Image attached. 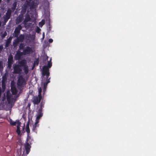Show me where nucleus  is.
Instances as JSON below:
<instances>
[{
	"instance_id": "f257e3e1",
	"label": "nucleus",
	"mask_w": 156,
	"mask_h": 156,
	"mask_svg": "<svg viewBox=\"0 0 156 156\" xmlns=\"http://www.w3.org/2000/svg\"><path fill=\"white\" fill-rule=\"evenodd\" d=\"M52 66V63L51 61L48 62V66H44L43 68V74L44 76L46 75V78H43L41 84V86L38 88V98L37 97H35L34 98L33 102L35 104H37L39 103L42 98L41 95V90L44 92L45 91V89L47 84L49 82V79H48V76L49 75V68H50Z\"/></svg>"
},
{
	"instance_id": "f03ea898",
	"label": "nucleus",
	"mask_w": 156,
	"mask_h": 156,
	"mask_svg": "<svg viewBox=\"0 0 156 156\" xmlns=\"http://www.w3.org/2000/svg\"><path fill=\"white\" fill-rule=\"evenodd\" d=\"M25 60H23L20 62L18 65H16L14 67V71L15 73H19L21 71V69L23 68V70L25 73L27 74L28 72L27 66L25 65Z\"/></svg>"
},
{
	"instance_id": "7ed1b4c3",
	"label": "nucleus",
	"mask_w": 156,
	"mask_h": 156,
	"mask_svg": "<svg viewBox=\"0 0 156 156\" xmlns=\"http://www.w3.org/2000/svg\"><path fill=\"white\" fill-rule=\"evenodd\" d=\"M10 122L12 125H17L16 132L18 135L21 136L24 131V125L21 124L20 122L19 121L14 122L12 120H10Z\"/></svg>"
},
{
	"instance_id": "20e7f679",
	"label": "nucleus",
	"mask_w": 156,
	"mask_h": 156,
	"mask_svg": "<svg viewBox=\"0 0 156 156\" xmlns=\"http://www.w3.org/2000/svg\"><path fill=\"white\" fill-rule=\"evenodd\" d=\"M32 140V139L31 138V136H29V134H28L27 137V142L25 144V148L27 154L29 153L30 148V146L28 142H29V143H30Z\"/></svg>"
},
{
	"instance_id": "39448f33",
	"label": "nucleus",
	"mask_w": 156,
	"mask_h": 156,
	"mask_svg": "<svg viewBox=\"0 0 156 156\" xmlns=\"http://www.w3.org/2000/svg\"><path fill=\"white\" fill-rule=\"evenodd\" d=\"M25 80L23 79V77L22 76L20 77L17 83L18 86L19 87H21L22 86L25 84Z\"/></svg>"
},
{
	"instance_id": "423d86ee",
	"label": "nucleus",
	"mask_w": 156,
	"mask_h": 156,
	"mask_svg": "<svg viewBox=\"0 0 156 156\" xmlns=\"http://www.w3.org/2000/svg\"><path fill=\"white\" fill-rule=\"evenodd\" d=\"M11 11L10 9H9L6 13V16L5 17H4V19L5 22L7 21L8 20L9 18L10 15L11 13Z\"/></svg>"
},
{
	"instance_id": "0eeeda50",
	"label": "nucleus",
	"mask_w": 156,
	"mask_h": 156,
	"mask_svg": "<svg viewBox=\"0 0 156 156\" xmlns=\"http://www.w3.org/2000/svg\"><path fill=\"white\" fill-rule=\"evenodd\" d=\"M33 51V50L31 48L29 47H27L26 48L23 52L24 54H29L32 53Z\"/></svg>"
},
{
	"instance_id": "6e6552de",
	"label": "nucleus",
	"mask_w": 156,
	"mask_h": 156,
	"mask_svg": "<svg viewBox=\"0 0 156 156\" xmlns=\"http://www.w3.org/2000/svg\"><path fill=\"white\" fill-rule=\"evenodd\" d=\"M12 62V56H10L8 58V67L10 68Z\"/></svg>"
},
{
	"instance_id": "1a4fd4ad",
	"label": "nucleus",
	"mask_w": 156,
	"mask_h": 156,
	"mask_svg": "<svg viewBox=\"0 0 156 156\" xmlns=\"http://www.w3.org/2000/svg\"><path fill=\"white\" fill-rule=\"evenodd\" d=\"M42 114L41 113H40L38 115L36 119L35 124H38L39 122V119L42 116Z\"/></svg>"
},
{
	"instance_id": "9d476101",
	"label": "nucleus",
	"mask_w": 156,
	"mask_h": 156,
	"mask_svg": "<svg viewBox=\"0 0 156 156\" xmlns=\"http://www.w3.org/2000/svg\"><path fill=\"white\" fill-rule=\"evenodd\" d=\"M11 91L12 93L13 94H16L17 90L16 88L13 85L11 86Z\"/></svg>"
},
{
	"instance_id": "9b49d317",
	"label": "nucleus",
	"mask_w": 156,
	"mask_h": 156,
	"mask_svg": "<svg viewBox=\"0 0 156 156\" xmlns=\"http://www.w3.org/2000/svg\"><path fill=\"white\" fill-rule=\"evenodd\" d=\"M45 23V21L44 20H42L41 22L39 23V26L42 27Z\"/></svg>"
},
{
	"instance_id": "f8f14e48",
	"label": "nucleus",
	"mask_w": 156,
	"mask_h": 156,
	"mask_svg": "<svg viewBox=\"0 0 156 156\" xmlns=\"http://www.w3.org/2000/svg\"><path fill=\"white\" fill-rule=\"evenodd\" d=\"M5 79H4V78L2 80V88L3 90L4 91L5 89V85L4 82V81H5Z\"/></svg>"
},
{
	"instance_id": "ddd939ff",
	"label": "nucleus",
	"mask_w": 156,
	"mask_h": 156,
	"mask_svg": "<svg viewBox=\"0 0 156 156\" xmlns=\"http://www.w3.org/2000/svg\"><path fill=\"white\" fill-rule=\"evenodd\" d=\"M26 131L28 133V134H29L30 133V129L29 124H27L26 126Z\"/></svg>"
},
{
	"instance_id": "4468645a",
	"label": "nucleus",
	"mask_w": 156,
	"mask_h": 156,
	"mask_svg": "<svg viewBox=\"0 0 156 156\" xmlns=\"http://www.w3.org/2000/svg\"><path fill=\"white\" fill-rule=\"evenodd\" d=\"M38 126L37 125V124H35V123H34V125H33V130H34L36 128V127Z\"/></svg>"
},
{
	"instance_id": "2eb2a0df",
	"label": "nucleus",
	"mask_w": 156,
	"mask_h": 156,
	"mask_svg": "<svg viewBox=\"0 0 156 156\" xmlns=\"http://www.w3.org/2000/svg\"><path fill=\"white\" fill-rule=\"evenodd\" d=\"M3 68V63L2 62H0V71L2 70Z\"/></svg>"
},
{
	"instance_id": "dca6fc26",
	"label": "nucleus",
	"mask_w": 156,
	"mask_h": 156,
	"mask_svg": "<svg viewBox=\"0 0 156 156\" xmlns=\"http://www.w3.org/2000/svg\"><path fill=\"white\" fill-rule=\"evenodd\" d=\"M9 91H8L7 93V99L9 101Z\"/></svg>"
},
{
	"instance_id": "f3484780",
	"label": "nucleus",
	"mask_w": 156,
	"mask_h": 156,
	"mask_svg": "<svg viewBox=\"0 0 156 156\" xmlns=\"http://www.w3.org/2000/svg\"><path fill=\"white\" fill-rule=\"evenodd\" d=\"M53 41V40L52 39H50L48 40L49 42L50 43L52 42Z\"/></svg>"
},
{
	"instance_id": "a211bd4d",
	"label": "nucleus",
	"mask_w": 156,
	"mask_h": 156,
	"mask_svg": "<svg viewBox=\"0 0 156 156\" xmlns=\"http://www.w3.org/2000/svg\"><path fill=\"white\" fill-rule=\"evenodd\" d=\"M37 32H39L40 31V29H39L38 27L37 28Z\"/></svg>"
},
{
	"instance_id": "6ab92c4d",
	"label": "nucleus",
	"mask_w": 156,
	"mask_h": 156,
	"mask_svg": "<svg viewBox=\"0 0 156 156\" xmlns=\"http://www.w3.org/2000/svg\"><path fill=\"white\" fill-rule=\"evenodd\" d=\"M19 53L18 52H17L16 55V56H18L19 57V58H20V56H19Z\"/></svg>"
},
{
	"instance_id": "aec40b11",
	"label": "nucleus",
	"mask_w": 156,
	"mask_h": 156,
	"mask_svg": "<svg viewBox=\"0 0 156 156\" xmlns=\"http://www.w3.org/2000/svg\"><path fill=\"white\" fill-rule=\"evenodd\" d=\"M16 3H14V4H13V5H14V9L16 8Z\"/></svg>"
},
{
	"instance_id": "412c9836",
	"label": "nucleus",
	"mask_w": 156,
	"mask_h": 156,
	"mask_svg": "<svg viewBox=\"0 0 156 156\" xmlns=\"http://www.w3.org/2000/svg\"><path fill=\"white\" fill-rule=\"evenodd\" d=\"M43 38H44V33H43Z\"/></svg>"
},
{
	"instance_id": "4be33fe9",
	"label": "nucleus",
	"mask_w": 156,
	"mask_h": 156,
	"mask_svg": "<svg viewBox=\"0 0 156 156\" xmlns=\"http://www.w3.org/2000/svg\"><path fill=\"white\" fill-rule=\"evenodd\" d=\"M1 0H0V2H1Z\"/></svg>"
},
{
	"instance_id": "5701e85b",
	"label": "nucleus",
	"mask_w": 156,
	"mask_h": 156,
	"mask_svg": "<svg viewBox=\"0 0 156 156\" xmlns=\"http://www.w3.org/2000/svg\"><path fill=\"white\" fill-rule=\"evenodd\" d=\"M21 37H23V36H21Z\"/></svg>"
}]
</instances>
